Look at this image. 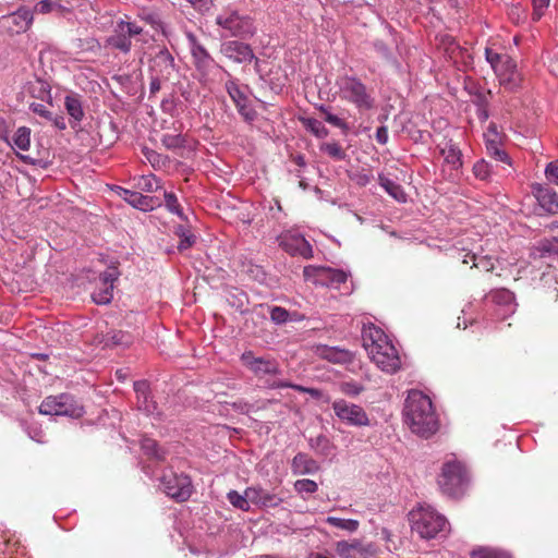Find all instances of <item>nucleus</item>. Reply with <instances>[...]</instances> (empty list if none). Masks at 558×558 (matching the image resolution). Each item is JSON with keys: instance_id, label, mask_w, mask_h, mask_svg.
Returning a JSON list of instances; mask_svg holds the SVG:
<instances>
[{"instance_id": "nucleus-1", "label": "nucleus", "mask_w": 558, "mask_h": 558, "mask_svg": "<svg viewBox=\"0 0 558 558\" xmlns=\"http://www.w3.org/2000/svg\"><path fill=\"white\" fill-rule=\"evenodd\" d=\"M363 347L371 360L385 373L395 374L401 367V359L385 332L373 324L362 329Z\"/></svg>"}, {"instance_id": "nucleus-2", "label": "nucleus", "mask_w": 558, "mask_h": 558, "mask_svg": "<svg viewBox=\"0 0 558 558\" xmlns=\"http://www.w3.org/2000/svg\"><path fill=\"white\" fill-rule=\"evenodd\" d=\"M404 417L411 430L422 437H429L438 429L432 400L421 391L409 392L404 405Z\"/></svg>"}, {"instance_id": "nucleus-3", "label": "nucleus", "mask_w": 558, "mask_h": 558, "mask_svg": "<svg viewBox=\"0 0 558 558\" xmlns=\"http://www.w3.org/2000/svg\"><path fill=\"white\" fill-rule=\"evenodd\" d=\"M470 483V475L463 462L457 459L447 460L437 477L440 492L449 497L463 496Z\"/></svg>"}, {"instance_id": "nucleus-4", "label": "nucleus", "mask_w": 558, "mask_h": 558, "mask_svg": "<svg viewBox=\"0 0 558 558\" xmlns=\"http://www.w3.org/2000/svg\"><path fill=\"white\" fill-rule=\"evenodd\" d=\"M411 529L421 538L432 539L447 530V520L430 506H420L410 512Z\"/></svg>"}, {"instance_id": "nucleus-5", "label": "nucleus", "mask_w": 558, "mask_h": 558, "mask_svg": "<svg viewBox=\"0 0 558 558\" xmlns=\"http://www.w3.org/2000/svg\"><path fill=\"white\" fill-rule=\"evenodd\" d=\"M340 96L360 111L374 108L375 98L366 85L355 76H343L339 82Z\"/></svg>"}, {"instance_id": "nucleus-6", "label": "nucleus", "mask_w": 558, "mask_h": 558, "mask_svg": "<svg viewBox=\"0 0 558 558\" xmlns=\"http://www.w3.org/2000/svg\"><path fill=\"white\" fill-rule=\"evenodd\" d=\"M39 413L44 415H64L78 418L84 414V408L73 396L61 393L46 397L39 405Z\"/></svg>"}, {"instance_id": "nucleus-7", "label": "nucleus", "mask_w": 558, "mask_h": 558, "mask_svg": "<svg viewBox=\"0 0 558 558\" xmlns=\"http://www.w3.org/2000/svg\"><path fill=\"white\" fill-rule=\"evenodd\" d=\"M162 490L172 499L182 502L187 500L193 492L191 478L184 474L166 471L160 478Z\"/></svg>"}, {"instance_id": "nucleus-8", "label": "nucleus", "mask_w": 558, "mask_h": 558, "mask_svg": "<svg viewBox=\"0 0 558 558\" xmlns=\"http://www.w3.org/2000/svg\"><path fill=\"white\" fill-rule=\"evenodd\" d=\"M143 28L133 22L120 20L116 23L112 34L106 43L109 47L123 53H129L132 47L131 38L142 34Z\"/></svg>"}, {"instance_id": "nucleus-9", "label": "nucleus", "mask_w": 558, "mask_h": 558, "mask_svg": "<svg viewBox=\"0 0 558 558\" xmlns=\"http://www.w3.org/2000/svg\"><path fill=\"white\" fill-rule=\"evenodd\" d=\"M216 22L234 37L245 39L254 34L252 19L246 15H240L235 11L218 15Z\"/></svg>"}, {"instance_id": "nucleus-10", "label": "nucleus", "mask_w": 558, "mask_h": 558, "mask_svg": "<svg viewBox=\"0 0 558 558\" xmlns=\"http://www.w3.org/2000/svg\"><path fill=\"white\" fill-rule=\"evenodd\" d=\"M332 410L336 416L352 426H367L369 418L365 410L357 404L350 403L343 399L336 400L332 403Z\"/></svg>"}, {"instance_id": "nucleus-11", "label": "nucleus", "mask_w": 558, "mask_h": 558, "mask_svg": "<svg viewBox=\"0 0 558 558\" xmlns=\"http://www.w3.org/2000/svg\"><path fill=\"white\" fill-rule=\"evenodd\" d=\"M304 277L313 278L314 282L322 286H332L338 288L339 284L347 282L348 274L340 269L329 267L307 266L304 268Z\"/></svg>"}, {"instance_id": "nucleus-12", "label": "nucleus", "mask_w": 558, "mask_h": 558, "mask_svg": "<svg viewBox=\"0 0 558 558\" xmlns=\"http://www.w3.org/2000/svg\"><path fill=\"white\" fill-rule=\"evenodd\" d=\"M241 362L258 377L265 375H278L281 373L279 363L275 359L256 357L252 351L244 352L241 355Z\"/></svg>"}, {"instance_id": "nucleus-13", "label": "nucleus", "mask_w": 558, "mask_h": 558, "mask_svg": "<svg viewBox=\"0 0 558 558\" xmlns=\"http://www.w3.org/2000/svg\"><path fill=\"white\" fill-rule=\"evenodd\" d=\"M34 14L27 7H21L14 13L0 17V24L10 34L25 33L33 24Z\"/></svg>"}, {"instance_id": "nucleus-14", "label": "nucleus", "mask_w": 558, "mask_h": 558, "mask_svg": "<svg viewBox=\"0 0 558 558\" xmlns=\"http://www.w3.org/2000/svg\"><path fill=\"white\" fill-rule=\"evenodd\" d=\"M504 135L498 132L497 125L490 123L484 133L485 146L487 155L497 161L510 163V158L506 150L502 148Z\"/></svg>"}, {"instance_id": "nucleus-15", "label": "nucleus", "mask_w": 558, "mask_h": 558, "mask_svg": "<svg viewBox=\"0 0 558 558\" xmlns=\"http://www.w3.org/2000/svg\"><path fill=\"white\" fill-rule=\"evenodd\" d=\"M220 52L236 63L250 62L253 59H255L256 64L258 63V59L255 57L251 46L241 41L230 40L223 43L220 47Z\"/></svg>"}, {"instance_id": "nucleus-16", "label": "nucleus", "mask_w": 558, "mask_h": 558, "mask_svg": "<svg viewBox=\"0 0 558 558\" xmlns=\"http://www.w3.org/2000/svg\"><path fill=\"white\" fill-rule=\"evenodd\" d=\"M186 39L195 68L205 75L207 69L214 63V59L194 34L187 33Z\"/></svg>"}, {"instance_id": "nucleus-17", "label": "nucleus", "mask_w": 558, "mask_h": 558, "mask_svg": "<svg viewBox=\"0 0 558 558\" xmlns=\"http://www.w3.org/2000/svg\"><path fill=\"white\" fill-rule=\"evenodd\" d=\"M120 272L117 267H109L100 275V282L102 284L97 291H94L92 296L97 304H107L113 298V282L119 278Z\"/></svg>"}, {"instance_id": "nucleus-18", "label": "nucleus", "mask_w": 558, "mask_h": 558, "mask_svg": "<svg viewBox=\"0 0 558 558\" xmlns=\"http://www.w3.org/2000/svg\"><path fill=\"white\" fill-rule=\"evenodd\" d=\"M336 550L342 558H367L376 554V549L372 544L364 545L359 541L351 543L345 541L338 542Z\"/></svg>"}, {"instance_id": "nucleus-19", "label": "nucleus", "mask_w": 558, "mask_h": 558, "mask_svg": "<svg viewBox=\"0 0 558 558\" xmlns=\"http://www.w3.org/2000/svg\"><path fill=\"white\" fill-rule=\"evenodd\" d=\"M151 70L156 76L169 80L174 71V59L167 49H161L151 61Z\"/></svg>"}, {"instance_id": "nucleus-20", "label": "nucleus", "mask_w": 558, "mask_h": 558, "mask_svg": "<svg viewBox=\"0 0 558 558\" xmlns=\"http://www.w3.org/2000/svg\"><path fill=\"white\" fill-rule=\"evenodd\" d=\"M226 89L244 119L253 120L255 112L247 106V97L240 89L239 85L234 81H228L226 83Z\"/></svg>"}, {"instance_id": "nucleus-21", "label": "nucleus", "mask_w": 558, "mask_h": 558, "mask_svg": "<svg viewBox=\"0 0 558 558\" xmlns=\"http://www.w3.org/2000/svg\"><path fill=\"white\" fill-rule=\"evenodd\" d=\"M501 64L502 68L500 69V72H497L496 74L501 77L504 84H506L510 89L517 88L522 78L517 70L515 62L510 56L506 54Z\"/></svg>"}, {"instance_id": "nucleus-22", "label": "nucleus", "mask_w": 558, "mask_h": 558, "mask_svg": "<svg viewBox=\"0 0 558 558\" xmlns=\"http://www.w3.org/2000/svg\"><path fill=\"white\" fill-rule=\"evenodd\" d=\"M533 191L538 204L545 211L549 214L558 213V194L556 192L539 184L535 185Z\"/></svg>"}, {"instance_id": "nucleus-23", "label": "nucleus", "mask_w": 558, "mask_h": 558, "mask_svg": "<svg viewBox=\"0 0 558 558\" xmlns=\"http://www.w3.org/2000/svg\"><path fill=\"white\" fill-rule=\"evenodd\" d=\"M318 355L324 360L338 364L351 363L354 357L353 353L349 350L327 345L318 348Z\"/></svg>"}, {"instance_id": "nucleus-24", "label": "nucleus", "mask_w": 558, "mask_h": 558, "mask_svg": "<svg viewBox=\"0 0 558 558\" xmlns=\"http://www.w3.org/2000/svg\"><path fill=\"white\" fill-rule=\"evenodd\" d=\"M294 475L314 474L319 470L318 463L306 453H298L291 464Z\"/></svg>"}, {"instance_id": "nucleus-25", "label": "nucleus", "mask_w": 558, "mask_h": 558, "mask_svg": "<svg viewBox=\"0 0 558 558\" xmlns=\"http://www.w3.org/2000/svg\"><path fill=\"white\" fill-rule=\"evenodd\" d=\"M122 197L125 202L135 208L142 210H149L154 208V199L150 196H145L138 192L123 190Z\"/></svg>"}, {"instance_id": "nucleus-26", "label": "nucleus", "mask_w": 558, "mask_h": 558, "mask_svg": "<svg viewBox=\"0 0 558 558\" xmlns=\"http://www.w3.org/2000/svg\"><path fill=\"white\" fill-rule=\"evenodd\" d=\"M134 390L137 395V403L140 409H144L147 413H154L156 410L155 402L149 400L148 384L146 381L134 383Z\"/></svg>"}, {"instance_id": "nucleus-27", "label": "nucleus", "mask_w": 558, "mask_h": 558, "mask_svg": "<svg viewBox=\"0 0 558 558\" xmlns=\"http://www.w3.org/2000/svg\"><path fill=\"white\" fill-rule=\"evenodd\" d=\"M462 252L464 253L462 255V263L463 264H469L470 262H472V267H475V268H478V269H482L484 271H493L494 270V263L492 260V258L489 256H482V257H477V255L475 253H472L470 251H465L464 248L462 250Z\"/></svg>"}, {"instance_id": "nucleus-28", "label": "nucleus", "mask_w": 558, "mask_h": 558, "mask_svg": "<svg viewBox=\"0 0 558 558\" xmlns=\"http://www.w3.org/2000/svg\"><path fill=\"white\" fill-rule=\"evenodd\" d=\"M441 155L445 161L452 167V169H459L462 166V154L459 147L451 141L447 142L441 148Z\"/></svg>"}, {"instance_id": "nucleus-29", "label": "nucleus", "mask_w": 558, "mask_h": 558, "mask_svg": "<svg viewBox=\"0 0 558 558\" xmlns=\"http://www.w3.org/2000/svg\"><path fill=\"white\" fill-rule=\"evenodd\" d=\"M378 181L380 186L385 189V191L396 201L400 203H404L407 201V194L404 193L400 184L396 183L395 181L388 179L383 174H379Z\"/></svg>"}, {"instance_id": "nucleus-30", "label": "nucleus", "mask_w": 558, "mask_h": 558, "mask_svg": "<svg viewBox=\"0 0 558 558\" xmlns=\"http://www.w3.org/2000/svg\"><path fill=\"white\" fill-rule=\"evenodd\" d=\"M64 107L68 114L73 119L74 123L82 121L84 111L80 98L75 95H69L65 97Z\"/></svg>"}, {"instance_id": "nucleus-31", "label": "nucleus", "mask_w": 558, "mask_h": 558, "mask_svg": "<svg viewBox=\"0 0 558 558\" xmlns=\"http://www.w3.org/2000/svg\"><path fill=\"white\" fill-rule=\"evenodd\" d=\"M31 133L29 128H19L12 137V147L21 151H27L31 147Z\"/></svg>"}, {"instance_id": "nucleus-32", "label": "nucleus", "mask_w": 558, "mask_h": 558, "mask_svg": "<svg viewBox=\"0 0 558 558\" xmlns=\"http://www.w3.org/2000/svg\"><path fill=\"white\" fill-rule=\"evenodd\" d=\"M471 558H512L502 549L493 547H478L471 553Z\"/></svg>"}, {"instance_id": "nucleus-33", "label": "nucleus", "mask_w": 558, "mask_h": 558, "mask_svg": "<svg viewBox=\"0 0 558 558\" xmlns=\"http://www.w3.org/2000/svg\"><path fill=\"white\" fill-rule=\"evenodd\" d=\"M319 149L335 160H344L347 153L338 142L322 143Z\"/></svg>"}, {"instance_id": "nucleus-34", "label": "nucleus", "mask_w": 558, "mask_h": 558, "mask_svg": "<svg viewBox=\"0 0 558 558\" xmlns=\"http://www.w3.org/2000/svg\"><path fill=\"white\" fill-rule=\"evenodd\" d=\"M301 122L306 130H308L311 133H313L318 138H325L329 134V131L317 119L302 118Z\"/></svg>"}, {"instance_id": "nucleus-35", "label": "nucleus", "mask_w": 558, "mask_h": 558, "mask_svg": "<svg viewBox=\"0 0 558 558\" xmlns=\"http://www.w3.org/2000/svg\"><path fill=\"white\" fill-rule=\"evenodd\" d=\"M142 449L147 456L154 457L157 460L162 461L166 458V451L154 439L144 438L142 440Z\"/></svg>"}, {"instance_id": "nucleus-36", "label": "nucleus", "mask_w": 558, "mask_h": 558, "mask_svg": "<svg viewBox=\"0 0 558 558\" xmlns=\"http://www.w3.org/2000/svg\"><path fill=\"white\" fill-rule=\"evenodd\" d=\"M132 342V337L124 331L118 330L108 333L105 345L117 347V345H129Z\"/></svg>"}, {"instance_id": "nucleus-37", "label": "nucleus", "mask_w": 558, "mask_h": 558, "mask_svg": "<svg viewBox=\"0 0 558 558\" xmlns=\"http://www.w3.org/2000/svg\"><path fill=\"white\" fill-rule=\"evenodd\" d=\"M161 143L167 149H178L183 148L186 144L185 137L178 133V134H162L161 136Z\"/></svg>"}, {"instance_id": "nucleus-38", "label": "nucleus", "mask_w": 558, "mask_h": 558, "mask_svg": "<svg viewBox=\"0 0 558 558\" xmlns=\"http://www.w3.org/2000/svg\"><path fill=\"white\" fill-rule=\"evenodd\" d=\"M32 95L41 101H46L49 106H52L51 102V90L47 83L43 81H38L36 85L32 86Z\"/></svg>"}, {"instance_id": "nucleus-39", "label": "nucleus", "mask_w": 558, "mask_h": 558, "mask_svg": "<svg viewBox=\"0 0 558 558\" xmlns=\"http://www.w3.org/2000/svg\"><path fill=\"white\" fill-rule=\"evenodd\" d=\"M227 498L234 508H238L242 511L250 510V500L246 497V490H244L243 495L239 494L236 490H230L227 494Z\"/></svg>"}, {"instance_id": "nucleus-40", "label": "nucleus", "mask_w": 558, "mask_h": 558, "mask_svg": "<svg viewBox=\"0 0 558 558\" xmlns=\"http://www.w3.org/2000/svg\"><path fill=\"white\" fill-rule=\"evenodd\" d=\"M175 233L180 238V242L178 245V250L180 252H183V251L192 247L193 244L195 243V235L190 230H186L183 226H179L177 228Z\"/></svg>"}, {"instance_id": "nucleus-41", "label": "nucleus", "mask_w": 558, "mask_h": 558, "mask_svg": "<svg viewBox=\"0 0 558 558\" xmlns=\"http://www.w3.org/2000/svg\"><path fill=\"white\" fill-rule=\"evenodd\" d=\"M270 387L271 388H292L296 391L308 393L315 398L320 397V391L316 388L303 387L301 385L292 384L290 381H284V380L274 381Z\"/></svg>"}, {"instance_id": "nucleus-42", "label": "nucleus", "mask_w": 558, "mask_h": 558, "mask_svg": "<svg viewBox=\"0 0 558 558\" xmlns=\"http://www.w3.org/2000/svg\"><path fill=\"white\" fill-rule=\"evenodd\" d=\"M326 522L335 527L355 532L359 529V521L352 519H341L336 517H328Z\"/></svg>"}, {"instance_id": "nucleus-43", "label": "nucleus", "mask_w": 558, "mask_h": 558, "mask_svg": "<svg viewBox=\"0 0 558 558\" xmlns=\"http://www.w3.org/2000/svg\"><path fill=\"white\" fill-rule=\"evenodd\" d=\"M163 196H165V205H166L167 209L170 213L175 214L177 216H179L180 218L183 219L184 218L183 210L178 201L177 195L172 192H165Z\"/></svg>"}, {"instance_id": "nucleus-44", "label": "nucleus", "mask_w": 558, "mask_h": 558, "mask_svg": "<svg viewBox=\"0 0 558 558\" xmlns=\"http://www.w3.org/2000/svg\"><path fill=\"white\" fill-rule=\"evenodd\" d=\"M485 57L490 66L493 68L494 72H500V69L502 68V61L506 57V54H500L498 52H495L493 49L486 48L485 49Z\"/></svg>"}, {"instance_id": "nucleus-45", "label": "nucleus", "mask_w": 558, "mask_h": 558, "mask_svg": "<svg viewBox=\"0 0 558 558\" xmlns=\"http://www.w3.org/2000/svg\"><path fill=\"white\" fill-rule=\"evenodd\" d=\"M294 489L301 495L314 494L318 489V485L316 482L308 478L298 480L294 483Z\"/></svg>"}, {"instance_id": "nucleus-46", "label": "nucleus", "mask_w": 558, "mask_h": 558, "mask_svg": "<svg viewBox=\"0 0 558 558\" xmlns=\"http://www.w3.org/2000/svg\"><path fill=\"white\" fill-rule=\"evenodd\" d=\"M319 110L324 113L326 122H328L329 124H331V125H333L336 128L341 129L344 132H347L349 130V125H348V123L343 119H341L338 116L331 113L330 111H328L323 106L320 107Z\"/></svg>"}, {"instance_id": "nucleus-47", "label": "nucleus", "mask_w": 558, "mask_h": 558, "mask_svg": "<svg viewBox=\"0 0 558 558\" xmlns=\"http://www.w3.org/2000/svg\"><path fill=\"white\" fill-rule=\"evenodd\" d=\"M490 298L498 304H509L513 300V293L508 289H498L490 292Z\"/></svg>"}, {"instance_id": "nucleus-48", "label": "nucleus", "mask_w": 558, "mask_h": 558, "mask_svg": "<svg viewBox=\"0 0 558 558\" xmlns=\"http://www.w3.org/2000/svg\"><path fill=\"white\" fill-rule=\"evenodd\" d=\"M473 173L480 180H487L490 175V167L484 160H478L473 166Z\"/></svg>"}, {"instance_id": "nucleus-49", "label": "nucleus", "mask_w": 558, "mask_h": 558, "mask_svg": "<svg viewBox=\"0 0 558 558\" xmlns=\"http://www.w3.org/2000/svg\"><path fill=\"white\" fill-rule=\"evenodd\" d=\"M144 155L155 169L161 168L166 165V157L153 149L145 148Z\"/></svg>"}, {"instance_id": "nucleus-50", "label": "nucleus", "mask_w": 558, "mask_h": 558, "mask_svg": "<svg viewBox=\"0 0 558 558\" xmlns=\"http://www.w3.org/2000/svg\"><path fill=\"white\" fill-rule=\"evenodd\" d=\"M311 447L319 450L324 454H328L330 450V442L327 437L319 435L316 438H311Z\"/></svg>"}, {"instance_id": "nucleus-51", "label": "nucleus", "mask_w": 558, "mask_h": 558, "mask_svg": "<svg viewBox=\"0 0 558 558\" xmlns=\"http://www.w3.org/2000/svg\"><path fill=\"white\" fill-rule=\"evenodd\" d=\"M138 186L145 192H154L158 186V180L155 175H143L138 181Z\"/></svg>"}, {"instance_id": "nucleus-52", "label": "nucleus", "mask_w": 558, "mask_h": 558, "mask_svg": "<svg viewBox=\"0 0 558 558\" xmlns=\"http://www.w3.org/2000/svg\"><path fill=\"white\" fill-rule=\"evenodd\" d=\"M49 107L50 106L48 104H41V102H36V101H34L29 105V109L34 113L43 117L46 120L52 119V112L50 111Z\"/></svg>"}, {"instance_id": "nucleus-53", "label": "nucleus", "mask_w": 558, "mask_h": 558, "mask_svg": "<svg viewBox=\"0 0 558 558\" xmlns=\"http://www.w3.org/2000/svg\"><path fill=\"white\" fill-rule=\"evenodd\" d=\"M341 391L351 397L359 396L362 391H364V387L355 381H345L340 386Z\"/></svg>"}, {"instance_id": "nucleus-54", "label": "nucleus", "mask_w": 558, "mask_h": 558, "mask_svg": "<svg viewBox=\"0 0 558 558\" xmlns=\"http://www.w3.org/2000/svg\"><path fill=\"white\" fill-rule=\"evenodd\" d=\"M289 312L281 306H274L270 310V318L276 324H283L289 319Z\"/></svg>"}, {"instance_id": "nucleus-55", "label": "nucleus", "mask_w": 558, "mask_h": 558, "mask_svg": "<svg viewBox=\"0 0 558 558\" xmlns=\"http://www.w3.org/2000/svg\"><path fill=\"white\" fill-rule=\"evenodd\" d=\"M546 180L558 186V160L551 161L545 169Z\"/></svg>"}, {"instance_id": "nucleus-56", "label": "nucleus", "mask_w": 558, "mask_h": 558, "mask_svg": "<svg viewBox=\"0 0 558 558\" xmlns=\"http://www.w3.org/2000/svg\"><path fill=\"white\" fill-rule=\"evenodd\" d=\"M295 243V251L299 252L305 258L312 257V246L304 238L293 239Z\"/></svg>"}, {"instance_id": "nucleus-57", "label": "nucleus", "mask_w": 558, "mask_h": 558, "mask_svg": "<svg viewBox=\"0 0 558 558\" xmlns=\"http://www.w3.org/2000/svg\"><path fill=\"white\" fill-rule=\"evenodd\" d=\"M245 490H246V497L248 498L250 504L259 506L260 501H262L263 494H264V489L258 486H252V487H247Z\"/></svg>"}, {"instance_id": "nucleus-58", "label": "nucleus", "mask_w": 558, "mask_h": 558, "mask_svg": "<svg viewBox=\"0 0 558 558\" xmlns=\"http://www.w3.org/2000/svg\"><path fill=\"white\" fill-rule=\"evenodd\" d=\"M549 1L550 0H533L532 19L534 21H538L543 16L544 10L549 5Z\"/></svg>"}, {"instance_id": "nucleus-59", "label": "nucleus", "mask_w": 558, "mask_h": 558, "mask_svg": "<svg viewBox=\"0 0 558 558\" xmlns=\"http://www.w3.org/2000/svg\"><path fill=\"white\" fill-rule=\"evenodd\" d=\"M34 11L40 14H48L54 11V2L51 0H40L36 3Z\"/></svg>"}, {"instance_id": "nucleus-60", "label": "nucleus", "mask_w": 558, "mask_h": 558, "mask_svg": "<svg viewBox=\"0 0 558 558\" xmlns=\"http://www.w3.org/2000/svg\"><path fill=\"white\" fill-rule=\"evenodd\" d=\"M281 498H278L276 495L270 494L264 489V494L260 501V507H276L281 502Z\"/></svg>"}, {"instance_id": "nucleus-61", "label": "nucleus", "mask_w": 558, "mask_h": 558, "mask_svg": "<svg viewBox=\"0 0 558 558\" xmlns=\"http://www.w3.org/2000/svg\"><path fill=\"white\" fill-rule=\"evenodd\" d=\"M372 180H373V174L371 172L361 171V172L355 173V175H354V181L360 186L367 185Z\"/></svg>"}, {"instance_id": "nucleus-62", "label": "nucleus", "mask_w": 558, "mask_h": 558, "mask_svg": "<svg viewBox=\"0 0 558 558\" xmlns=\"http://www.w3.org/2000/svg\"><path fill=\"white\" fill-rule=\"evenodd\" d=\"M192 4V7L199 11V12H206L211 7V0H186Z\"/></svg>"}, {"instance_id": "nucleus-63", "label": "nucleus", "mask_w": 558, "mask_h": 558, "mask_svg": "<svg viewBox=\"0 0 558 558\" xmlns=\"http://www.w3.org/2000/svg\"><path fill=\"white\" fill-rule=\"evenodd\" d=\"M375 137L379 144H386L388 141V129L386 126H379L376 131Z\"/></svg>"}, {"instance_id": "nucleus-64", "label": "nucleus", "mask_w": 558, "mask_h": 558, "mask_svg": "<svg viewBox=\"0 0 558 558\" xmlns=\"http://www.w3.org/2000/svg\"><path fill=\"white\" fill-rule=\"evenodd\" d=\"M161 81H166V80L162 77L156 76V75L151 78L150 92L153 94L157 93L160 89Z\"/></svg>"}]
</instances>
